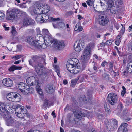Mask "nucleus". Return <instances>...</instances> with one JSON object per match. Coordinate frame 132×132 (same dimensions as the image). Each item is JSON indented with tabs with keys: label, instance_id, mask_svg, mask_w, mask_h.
<instances>
[{
	"label": "nucleus",
	"instance_id": "e433bc0d",
	"mask_svg": "<svg viewBox=\"0 0 132 132\" xmlns=\"http://www.w3.org/2000/svg\"><path fill=\"white\" fill-rule=\"evenodd\" d=\"M114 2L113 0H108L107 2V4L109 7H111L114 5Z\"/></svg>",
	"mask_w": 132,
	"mask_h": 132
},
{
	"label": "nucleus",
	"instance_id": "f257e3e1",
	"mask_svg": "<svg viewBox=\"0 0 132 132\" xmlns=\"http://www.w3.org/2000/svg\"><path fill=\"white\" fill-rule=\"evenodd\" d=\"M9 103L7 102L4 103L0 102V110L3 113L2 115L7 126L12 125L14 122V119L8 113V110L6 109L7 106L9 105Z\"/></svg>",
	"mask_w": 132,
	"mask_h": 132
},
{
	"label": "nucleus",
	"instance_id": "f704fd0d",
	"mask_svg": "<svg viewBox=\"0 0 132 132\" xmlns=\"http://www.w3.org/2000/svg\"><path fill=\"white\" fill-rule=\"evenodd\" d=\"M48 105V102L47 100H45L44 104L42 106V108L43 109H45L47 107Z\"/></svg>",
	"mask_w": 132,
	"mask_h": 132
},
{
	"label": "nucleus",
	"instance_id": "a18cd8bd",
	"mask_svg": "<svg viewBox=\"0 0 132 132\" xmlns=\"http://www.w3.org/2000/svg\"><path fill=\"white\" fill-rule=\"evenodd\" d=\"M94 1L93 0H87L86 1V3L89 6H91L92 5Z\"/></svg>",
	"mask_w": 132,
	"mask_h": 132
},
{
	"label": "nucleus",
	"instance_id": "bf43d9fd",
	"mask_svg": "<svg viewBox=\"0 0 132 132\" xmlns=\"http://www.w3.org/2000/svg\"><path fill=\"white\" fill-rule=\"evenodd\" d=\"M23 56L22 55H17L15 56L14 57L15 59L16 60H17L21 57H22Z\"/></svg>",
	"mask_w": 132,
	"mask_h": 132
},
{
	"label": "nucleus",
	"instance_id": "72a5a7b5",
	"mask_svg": "<svg viewBox=\"0 0 132 132\" xmlns=\"http://www.w3.org/2000/svg\"><path fill=\"white\" fill-rule=\"evenodd\" d=\"M46 90L47 93L50 94L52 93L53 91V87L51 86H49L48 87H47Z\"/></svg>",
	"mask_w": 132,
	"mask_h": 132
},
{
	"label": "nucleus",
	"instance_id": "052dcab7",
	"mask_svg": "<svg viewBox=\"0 0 132 132\" xmlns=\"http://www.w3.org/2000/svg\"><path fill=\"white\" fill-rule=\"evenodd\" d=\"M108 64L107 62L105 61H103L101 64V65L103 67H104L106 64Z\"/></svg>",
	"mask_w": 132,
	"mask_h": 132
},
{
	"label": "nucleus",
	"instance_id": "c85d7f7f",
	"mask_svg": "<svg viewBox=\"0 0 132 132\" xmlns=\"http://www.w3.org/2000/svg\"><path fill=\"white\" fill-rule=\"evenodd\" d=\"M14 12V13L15 14V15L18 14H21L22 13H23L24 14H25L26 13L24 12L20 11L19 9H12Z\"/></svg>",
	"mask_w": 132,
	"mask_h": 132
},
{
	"label": "nucleus",
	"instance_id": "6e6552de",
	"mask_svg": "<svg viewBox=\"0 0 132 132\" xmlns=\"http://www.w3.org/2000/svg\"><path fill=\"white\" fill-rule=\"evenodd\" d=\"M84 43L82 40L80 39L76 41L75 43L74 47L75 51L78 52L81 51V48L84 47Z\"/></svg>",
	"mask_w": 132,
	"mask_h": 132
},
{
	"label": "nucleus",
	"instance_id": "2eb2a0df",
	"mask_svg": "<svg viewBox=\"0 0 132 132\" xmlns=\"http://www.w3.org/2000/svg\"><path fill=\"white\" fill-rule=\"evenodd\" d=\"M34 23V20L28 17L25 18L23 21V24L24 26H27L29 25L33 24Z\"/></svg>",
	"mask_w": 132,
	"mask_h": 132
},
{
	"label": "nucleus",
	"instance_id": "ea45409f",
	"mask_svg": "<svg viewBox=\"0 0 132 132\" xmlns=\"http://www.w3.org/2000/svg\"><path fill=\"white\" fill-rule=\"evenodd\" d=\"M41 66H40L39 65L37 64L35 66V69L37 73H38L40 71V69Z\"/></svg>",
	"mask_w": 132,
	"mask_h": 132
},
{
	"label": "nucleus",
	"instance_id": "e2e57ef3",
	"mask_svg": "<svg viewBox=\"0 0 132 132\" xmlns=\"http://www.w3.org/2000/svg\"><path fill=\"white\" fill-rule=\"evenodd\" d=\"M106 43L108 45H111L112 44V41L111 40H108L106 41Z\"/></svg>",
	"mask_w": 132,
	"mask_h": 132
},
{
	"label": "nucleus",
	"instance_id": "412c9836",
	"mask_svg": "<svg viewBox=\"0 0 132 132\" xmlns=\"http://www.w3.org/2000/svg\"><path fill=\"white\" fill-rule=\"evenodd\" d=\"M25 41L30 44L33 46L35 45V40L34 37L30 36L27 37L25 39Z\"/></svg>",
	"mask_w": 132,
	"mask_h": 132
},
{
	"label": "nucleus",
	"instance_id": "0eeeda50",
	"mask_svg": "<svg viewBox=\"0 0 132 132\" xmlns=\"http://www.w3.org/2000/svg\"><path fill=\"white\" fill-rule=\"evenodd\" d=\"M118 98L117 95L114 93L109 94L107 96V101L112 105H114L117 103Z\"/></svg>",
	"mask_w": 132,
	"mask_h": 132
},
{
	"label": "nucleus",
	"instance_id": "69168bd1",
	"mask_svg": "<svg viewBox=\"0 0 132 132\" xmlns=\"http://www.w3.org/2000/svg\"><path fill=\"white\" fill-rule=\"evenodd\" d=\"M79 112V113L80 114V115L81 116V117H85V114L84 113H82L81 112Z\"/></svg>",
	"mask_w": 132,
	"mask_h": 132
},
{
	"label": "nucleus",
	"instance_id": "5701e85b",
	"mask_svg": "<svg viewBox=\"0 0 132 132\" xmlns=\"http://www.w3.org/2000/svg\"><path fill=\"white\" fill-rule=\"evenodd\" d=\"M50 10L49 6L48 4L42 7L41 12L42 13H46L49 11Z\"/></svg>",
	"mask_w": 132,
	"mask_h": 132
},
{
	"label": "nucleus",
	"instance_id": "a211bd4d",
	"mask_svg": "<svg viewBox=\"0 0 132 132\" xmlns=\"http://www.w3.org/2000/svg\"><path fill=\"white\" fill-rule=\"evenodd\" d=\"M2 82L4 85L8 87L11 86L13 84V81L9 78H6L4 79Z\"/></svg>",
	"mask_w": 132,
	"mask_h": 132
},
{
	"label": "nucleus",
	"instance_id": "c03bdc74",
	"mask_svg": "<svg viewBox=\"0 0 132 132\" xmlns=\"http://www.w3.org/2000/svg\"><path fill=\"white\" fill-rule=\"evenodd\" d=\"M77 81V80L76 79H73L72 80L71 84L70 85L71 86L73 87H74L75 86V85H76Z\"/></svg>",
	"mask_w": 132,
	"mask_h": 132
},
{
	"label": "nucleus",
	"instance_id": "f3484780",
	"mask_svg": "<svg viewBox=\"0 0 132 132\" xmlns=\"http://www.w3.org/2000/svg\"><path fill=\"white\" fill-rule=\"evenodd\" d=\"M16 16V15H15L12 9L7 13L6 18L7 20H13Z\"/></svg>",
	"mask_w": 132,
	"mask_h": 132
},
{
	"label": "nucleus",
	"instance_id": "ddd939ff",
	"mask_svg": "<svg viewBox=\"0 0 132 132\" xmlns=\"http://www.w3.org/2000/svg\"><path fill=\"white\" fill-rule=\"evenodd\" d=\"M18 87L20 90L25 94V90L28 87V85L25 83L20 82L18 84Z\"/></svg>",
	"mask_w": 132,
	"mask_h": 132
},
{
	"label": "nucleus",
	"instance_id": "0e129e2a",
	"mask_svg": "<svg viewBox=\"0 0 132 132\" xmlns=\"http://www.w3.org/2000/svg\"><path fill=\"white\" fill-rule=\"evenodd\" d=\"M109 66L110 69H112L113 66V63L112 62H111L110 63Z\"/></svg>",
	"mask_w": 132,
	"mask_h": 132
},
{
	"label": "nucleus",
	"instance_id": "864d4df0",
	"mask_svg": "<svg viewBox=\"0 0 132 132\" xmlns=\"http://www.w3.org/2000/svg\"><path fill=\"white\" fill-rule=\"evenodd\" d=\"M36 30L38 34H39L41 35L42 34L41 33V31L40 30V28H37L36 29Z\"/></svg>",
	"mask_w": 132,
	"mask_h": 132
},
{
	"label": "nucleus",
	"instance_id": "5fc2aeb1",
	"mask_svg": "<svg viewBox=\"0 0 132 132\" xmlns=\"http://www.w3.org/2000/svg\"><path fill=\"white\" fill-rule=\"evenodd\" d=\"M75 115L76 118L78 119H80L81 118V116L79 113V112H78L77 113H76V114H75Z\"/></svg>",
	"mask_w": 132,
	"mask_h": 132
},
{
	"label": "nucleus",
	"instance_id": "aec40b11",
	"mask_svg": "<svg viewBox=\"0 0 132 132\" xmlns=\"http://www.w3.org/2000/svg\"><path fill=\"white\" fill-rule=\"evenodd\" d=\"M128 111L127 110L125 111H123L122 115H120L119 113H117V115L120 116L121 118H123L124 120L127 121H129L130 120V119L129 118H126V117H127L128 116L129 114L128 112H127Z\"/></svg>",
	"mask_w": 132,
	"mask_h": 132
},
{
	"label": "nucleus",
	"instance_id": "6ab92c4d",
	"mask_svg": "<svg viewBox=\"0 0 132 132\" xmlns=\"http://www.w3.org/2000/svg\"><path fill=\"white\" fill-rule=\"evenodd\" d=\"M42 6L39 4H36L33 7V11L35 14H41V10Z\"/></svg>",
	"mask_w": 132,
	"mask_h": 132
},
{
	"label": "nucleus",
	"instance_id": "39448f33",
	"mask_svg": "<svg viewBox=\"0 0 132 132\" xmlns=\"http://www.w3.org/2000/svg\"><path fill=\"white\" fill-rule=\"evenodd\" d=\"M78 60L76 58H72V59L69 60V61L67 62L66 65L68 71L71 73L75 66L78 64Z\"/></svg>",
	"mask_w": 132,
	"mask_h": 132
},
{
	"label": "nucleus",
	"instance_id": "603ef678",
	"mask_svg": "<svg viewBox=\"0 0 132 132\" xmlns=\"http://www.w3.org/2000/svg\"><path fill=\"white\" fill-rule=\"evenodd\" d=\"M121 42V40L120 39H117L115 41V43L117 45L119 46Z\"/></svg>",
	"mask_w": 132,
	"mask_h": 132
},
{
	"label": "nucleus",
	"instance_id": "c756f323",
	"mask_svg": "<svg viewBox=\"0 0 132 132\" xmlns=\"http://www.w3.org/2000/svg\"><path fill=\"white\" fill-rule=\"evenodd\" d=\"M92 64L93 66V70L96 72H97L98 68L97 63L94 61H93L92 62Z\"/></svg>",
	"mask_w": 132,
	"mask_h": 132
},
{
	"label": "nucleus",
	"instance_id": "8fccbe9b",
	"mask_svg": "<svg viewBox=\"0 0 132 132\" xmlns=\"http://www.w3.org/2000/svg\"><path fill=\"white\" fill-rule=\"evenodd\" d=\"M32 59L34 61H35L38 59L39 57L37 55H35L32 57Z\"/></svg>",
	"mask_w": 132,
	"mask_h": 132
},
{
	"label": "nucleus",
	"instance_id": "338daca9",
	"mask_svg": "<svg viewBox=\"0 0 132 132\" xmlns=\"http://www.w3.org/2000/svg\"><path fill=\"white\" fill-rule=\"evenodd\" d=\"M4 14L3 13L0 11V19L4 16Z\"/></svg>",
	"mask_w": 132,
	"mask_h": 132
},
{
	"label": "nucleus",
	"instance_id": "680f3d73",
	"mask_svg": "<svg viewBox=\"0 0 132 132\" xmlns=\"http://www.w3.org/2000/svg\"><path fill=\"white\" fill-rule=\"evenodd\" d=\"M83 28L82 27L80 26L78 27V30L79 31H81L82 30Z\"/></svg>",
	"mask_w": 132,
	"mask_h": 132
},
{
	"label": "nucleus",
	"instance_id": "49530a36",
	"mask_svg": "<svg viewBox=\"0 0 132 132\" xmlns=\"http://www.w3.org/2000/svg\"><path fill=\"white\" fill-rule=\"evenodd\" d=\"M102 77L104 80H106L108 79L109 76L108 75L104 73L102 74Z\"/></svg>",
	"mask_w": 132,
	"mask_h": 132
},
{
	"label": "nucleus",
	"instance_id": "f03ea898",
	"mask_svg": "<svg viewBox=\"0 0 132 132\" xmlns=\"http://www.w3.org/2000/svg\"><path fill=\"white\" fill-rule=\"evenodd\" d=\"M15 112L17 116L20 118H24L25 115L28 117H29L30 116L29 114L27 113V109L20 105H17L15 108Z\"/></svg>",
	"mask_w": 132,
	"mask_h": 132
},
{
	"label": "nucleus",
	"instance_id": "3c124183",
	"mask_svg": "<svg viewBox=\"0 0 132 132\" xmlns=\"http://www.w3.org/2000/svg\"><path fill=\"white\" fill-rule=\"evenodd\" d=\"M93 56L96 59L101 60L102 59V58L101 57H98V56L96 54H94L93 55Z\"/></svg>",
	"mask_w": 132,
	"mask_h": 132
},
{
	"label": "nucleus",
	"instance_id": "393cba45",
	"mask_svg": "<svg viewBox=\"0 0 132 132\" xmlns=\"http://www.w3.org/2000/svg\"><path fill=\"white\" fill-rule=\"evenodd\" d=\"M22 67H18L15 65H13L9 68L8 70L10 72H13L16 70H20L22 69Z\"/></svg>",
	"mask_w": 132,
	"mask_h": 132
},
{
	"label": "nucleus",
	"instance_id": "2f4dec72",
	"mask_svg": "<svg viewBox=\"0 0 132 132\" xmlns=\"http://www.w3.org/2000/svg\"><path fill=\"white\" fill-rule=\"evenodd\" d=\"M95 42L94 41L90 42L88 46L86 47L88 49L91 50V49L93 48L94 47Z\"/></svg>",
	"mask_w": 132,
	"mask_h": 132
},
{
	"label": "nucleus",
	"instance_id": "bb28decb",
	"mask_svg": "<svg viewBox=\"0 0 132 132\" xmlns=\"http://www.w3.org/2000/svg\"><path fill=\"white\" fill-rule=\"evenodd\" d=\"M34 92V89L31 87L29 86H28V87H27L26 90H25V94L27 95L29 93H32Z\"/></svg>",
	"mask_w": 132,
	"mask_h": 132
},
{
	"label": "nucleus",
	"instance_id": "4d7b16f0",
	"mask_svg": "<svg viewBox=\"0 0 132 132\" xmlns=\"http://www.w3.org/2000/svg\"><path fill=\"white\" fill-rule=\"evenodd\" d=\"M100 5L101 6V7L104 8V7H105V4H104V2L100 0Z\"/></svg>",
	"mask_w": 132,
	"mask_h": 132
},
{
	"label": "nucleus",
	"instance_id": "4be33fe9",
	"mask_svg": "<svg viewBox=\"0 0 132 132\" xmlns=\"http://www.w3.org/2000/svg\"><path fill=\"white\" fill-rule=\"evenodd\" d=\"M44 40V42L45 43H42L41 46V48H43L45 49L46 48V46H48V47H52V46H51L50 45H51V43H52V40H50V41L49 42H48L47 41L45 40V39H43Z\"/></svg>",
	"mask_w": 132,
	"mask_h": 132
},
{
	"label": "nucleus",
	"instance_id": "423d86ee",
	"mask_svg": "<svg viewBox=\"0 0 132 132\" xmlns=\"http://www.w3.org/2000/svg\"><path fill=\"white\" fill-rule=\"evenodd\" d=\"M41 35L43 36V37L39 36L40 39H45V40L48 42H50V40H52L53 39L48 30L46 29H43Z\"/></svg>",
	"mask_w": 132,
	"mask_h": 132
},
{
	"label": "nucleus",
	"instance_id": "9b49d317",
	"mask_svg": "<svg viewBox=\"0 0 132 132\" xmlns=\"http://www.w3.org/2000/svg\"><path fill=\"white\" fill-rule=\"evenodd\" d=\"M109 19L106 17L102 16L98 19V22L99 24L102 26H105L107 24Z\"/></svg>",
	"mask_w": 132,
	"mask_h": 132
},
{
	"label": "nucleus",
	"instance_id": "a19ab883",
	"mask_svg": "<svg viewBox=\"0 0 132 132\" xmlns=\"http://www.w3.org/2000/svg\"><path fill=\"white\" fill-rule=\"evenodd\" d=\"M36 90L38 93L41 96V98H42L43 97V94L41 88H37Z\"/></svg>",
	"mask_w": 132,
	"mask_h": 132
},
{
	"label": "nucleus",
	"instance_id": "cd10ccee",
	"mask_svg": "<svg viewBox=\"0 0 132 132\" xmlns=\"http://www.w3.org/2000/svg\"><path fill=\"white\" fill-rule=\"evenodd\" d=\"M118 8L114 5L113 6L111 7L110 12L113 14H115L118 12Z\"/></svg>",
	"mask_w": 132,
	"mask_h": 132
},
{
	"label": "nucleus",
	"instance_id": "4468645a",
	"mask_svg": "<svg viewBox=\"0 0 132 132\" xmlns=\"http://www.w3.org/2000/svg\"><path fill=\"white\" fill-rule=\"evenodd\" d=\"M26 82L29 85L33 86L36 82V78L33 76L29 77L26 79Z\"/></svg>",
	"mask_w": 132,
	"mask_h": 132
},
{
	"label": "nucleus",
	"instance_id": "473e14b6",
	"mask_svg": "<svg viewBox=\"0 0 132 132\" xmlns=\"http://www.w3.org/2000/svg\"><path fill=\"white\" fill-rule=\"evenodd\" d=\"M40 40H38L37 39L36 40H35V45L34 46L37 47H41L42 43V42L40 41Z\"/></svg>",
	"mask_w": 132,
	"mask_h": 132
},
{
	"label": "nucleus",
	"instance_id": "37998d69",
	"mask_svg": "<svg viewBox=\"0 0 132 132\" xmlns=\"http://www.w3.org/2000/svg\"><path fill=\"white\" fill-rule=\"evenodd\" d=\"M11 32L12 34L14 35H15L17 34V31L15 29V27L12 26V30Z\"/></svg>",
	"mask_w": 132,
	"mask_h": 132
},
{
	"label": "nucleus",
	"instance_id": "774afa93",
	"mask_svg": "<svg viewBox=\"0 0 132 132\" xmlns=\"http://www.w3.org/2000/svg\"><path fill=\"white\" fill-rule=\"evenodd\" d=\"M114 26L116 28L117 30H118L119 28V25L117 23H116L114 24Z\"/></svg>",
	"mask_w": 132,
	"mask_h": 132
},
{
	"label": "nucleus",
	"instance_id": "9d476101",
	"mask_svg": "<svg viewBox=\"0 0 132 132\" xmlns=\"http://www.w3.org/2000/svg\"><path fill=\"white\" fill-rule=\"evenodd\" d=\"M91 51L90 50L87 48L86 47L84 49L83 52L82 56H81V59L82 61L85 62L87 58H89Z\"/></svg>",
	"mask_w": 132,
	"mask_h": 132
},
{
	"label": "nucleus",
	"instance_id": "c9c22d12",
	"mask_svg": "<svg viewBox=\"0 0 132 132\" xmlns=\"http://www.w3.org/2000/svg\"><path fill=\"white\" fill-rule=\"evenodd\" d=\"M122 4V1L121 0H117L115 2V4L114 5L116 7L118 8Z\"/></svg>",
	"mask_w": 132,
	"mask_h": 132
},
{
	"label": "nucleus",
	"instance_id": "7ed1b4c3",
	"mask_svg": "<svg viewBox=\"0 0 132 132\" xmlns=\"http://www.w3.org/2000/svg\"><path fill=\"white\" fill-rule=\"evenodd\" d=\"M8 100L13 102H19L21 99V96L16 92H11L9 93L6 96Z\"/></svg>",
	"mask_w": 132,
	"mask_h": 132
},
{
	"label": "nucleus",
	"instance_id": "dca6fc26",
	"mask_svg": "<svg viewBox=\"0 0 132 132\" xmlns=\"http://www.w3.org/2000/svg\"><path fill=\"white\" fill-rule=\"evenodd\" d=\"M128 125L126 123H122L119 128L118 130V132H128V130L127 128Z\"/></svg>",
	"mask_w": 132,
	"mask_h": 132
},
{
	"label": "nucleus",
	"instance_id": "09e8293b",
	"mask_svg": "<svg viewBox=\"0 0 132 132\" xmlns=\"http://www.w3.org/2000/svg\"><path fill=\"white\" fill-rule=\"evenodd\" d=\"M65 0H54L52 1V2L53 4L54 5H57V4L56 3H55V2H56V1H58L59 2H62L64 1Z\"/></svg>",
	"mask_w": 132,
	"mask_h": 132
},
{
	"label": "nucleus",
	"instance_id": "1a4fd4ad",
	"mask_svg": "<svg viewBox=\"0 0 132 132\" xmlns=\"http://www.w3.org/2000/svg\"><path fill=\"white\" fill-rule=\"evenodd\" d=\"M42 14V19L43 21H44V22H49L54 21H60V19L58 18H54L49 17V16L46 13Z\"/></svg>",
	"mask_w": 132,
	"mask_h": 132
},
{
	"label": "nucleus",
	"instance_id": "b1692460",
	"mask_svg": "<svg viewBox=\"0 0 132 132\" xmlns=\"http://www.w3.org/2000/svg\"><path fill=\"white\" fill-rule=\"evenodd\" d=\"M81 71L80 66L79 65H78L77 66H75L73 69H72L71 73L76 74Z\"/></svg>",
	"mask_w": 132,
	"mask_h": 132
},
{
	"label": "nucleus",
	"instance_id": "4c0bfd02",
	"mask_svg": "<svg viewBox=\"0 0 132 132\" xmlns=\"http://www.w3.org/2000/svg\"><path fill=\"white\" fill-rule=\"evenodd\" d=\"M46 0H40L38 1L37 4H39L43 7L46 5L47 4L46 3Z\"/></svg>",
	"mask_w": 132,
	"mask_h": 132
},
{
	"label": "nucleus",
	"instance_id": "79ce46f5",
	"mask_svg": "<svg viewBox=\"0 0 132 132\" xmlns=\"http://www.w3.org/2000/svg\"><path fill=\"white\" fill-rule=\"evenodd\" d=\"M123 107V104L121 103H119L117 106V110H119L120 112L121 111Z\"/></svg>",
	"mask_w": 132,
	"mask_h": 132
},
{
	"label": "nucleus",
	"instance_id": "6e6d98bb",
	"mask_svg": "<svg viewBox=\"0 0 132 132\" xmlns=\"http://www.w3.org/2000/svg\"><path fill=\"white\" fill-rule=\"evenodd\" d=\"M121 25L122 26V28L121 29V33L122 34L125 31V28L124 27H123V25H122L121 24Z\"/></svg>",
	"mask_w": 132,
	"mask_h": 132
},
{
	"label": "nucleus",
	"instance_id": "13d9d810",
	"mask_svg": "<svg viewBox=\"0 0 132 132\" xmlns=\"http://www.w3.org/2000/svg\"><path fill=\"white\" fill-rule=\"evenodd\" d=\"M73 13L72 11H69L66 13V15L67 16H70L73 14Z\"/></svg>",
	"mask_w": 132,
	"mask_h": 132
},
{
	"label": "nucleus",
	"instance_id": "7c9ffc66",
	"mask_svg": "<svg viewBox=\"0 0 132 132\" xmlns=\"http://www.w3.org/2000/svg\"><path fill=\"white\" fill-rule=\"evenodd\" d=\"M42 15H41V14H39V15H38L36 17V20L40 21L41 23H44V21H43V20L42 19Z\"/></svg>",
	"mask_w": 132,
	"mask_h": 132
},
{
	"label": "nucleus",
	"instance_id": "de8ad7c7",
	"mask_svg": "<svg viewBox=\"0 0 132 132\" xmlns=\"http://www.w3.org/2000/svg\"><path fill=\"white\" fill-rule=\"evenodd\" d=\"M54 68L55 69V71L56 72H60V69L59 68L58 66L57 65H55L54 66Z\"/></svg>",
	"mask_w": 132,
	"mask_h": 132
},
{
	"label": "nucleus",
	"instance_id": "a878e982",
	"mask_svg": "<svg viewBox=\"0 0 132 132\" xmlns=\"http://www.w3.org/2000/svg\"><path fill=\"white\" fill-rule=\"evenodd\" d=\"M106 127L108 130L112 131L117 128L113 125L112 122H108L106 125Z\"/></svg>",
	"mask_w": 132,
	"mask_h": 132
},
{
	"label": "nucleus",
	"instance_id": "58836bf2",
	"mask_svg": "<svg viewBox=\"0 0 132 132\" xmlns=\"http://www.w3.org/2000/svg\"><path fill=\"white\" fill-rule=\"evenodd\" d=\"M112 120V123L117 128L118 125V121L115 119H113Z\"/></svg>",
	"mask_w": 132,
	"mask_h": 132
},
{
	"label": "nucleus",
	"instance_id": "f8f14e48",
	"mask_svg": "<svg viewBox=\"0 0 132 132\" xmlns=\"http://www.w3.org/2000/svg\"><path fill=\"white\" fill-rule=\"evenodd\" d=\"M59 21H54L53 23V27L55 28H58L60 29L65 28V24L62 22H58Z\"/></svg>",
	"mask_w": 132,
	"mask_h": 132
},
{
	"label": "nucleus",
	"instance_id": "20e7f679",
	"mask_svg": "<svg viewBox=\"0 0 132 132\" xmlns=\"http://www.w3.org/2000/svg\"><path fill=\"white\" fill-rule=\"evenodd\" d=\"M51 46H53L58 50H61L63 49L65 46L64 42L63 40L58 41L56 39H52Z\"/></svg>",
	"mask_w": 132,
	"mask_h": 132
}]
</instances>
